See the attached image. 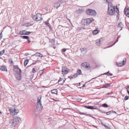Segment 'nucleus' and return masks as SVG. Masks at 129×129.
Returning a JSON list of instances; mask_svg holds the SVG:
<instances>
[{
  "label": "nucleus",
  "mask_w": 129,
  "mask_h": 129,
  "mask_svg": "<svg viewBox=\"0 0 129 129\" xmlns=\"http://www.w3.org/2000/svg\"><path fill=\"white\" fill-rule=\"evenodd\" d=\"M79 11H80V10L81 11H80V12H79L80 13H82V10H80V9H79Z\"/></svg>",
  "instance_id": "4d7b16f0"
},
{
  "label": "nucleus",
  "mask_w": 129,
  "mask_h": 129,
  "mask_svg": "<svg viewBox=\"0 0 129 129\" xmlns=\"http://www.w3.org/2000/svg\"><path fill=\"white\" fill-rule=\"evenodd\" d=\"M50 42L51 43L52 45H54L55 44V40L54 39H53L51 40H50Z\"/></svg>",
  "instance_id": "cd10ccee"
},
{
  "label": "nucleus",
  "mask_w": 129,
  "mask_h": 129,
  "mask_svg": "<svg viewBox=\"0 0 129 129\" xmlns=\"http://www.w3.org/2000/svg\"><path fill=\"white\" fill-rule=\"evenodd\" d=\"M77 100H78L79 101H81V100H82V99H80V98H77Z\"/></svg>",
  "instance_id": "5fc2aeb1"
},
{
  "label": "nucleus",
  "mask_w": 129,
  "mask_h": 129,
  "mask_svg": "<svg viewBox=\"0 0 129 129\" xmlns=\"http://www.w3.org/2000/svg\"><path fill=\"white\" fill-rule=\"evenodd\" d=\"M101 124L104 126L106 128H108V126L106 125L102 121H101Z\"/></svg>",
  "instance_id": "72a5a7b5"
},
{
  "label": "nucleus",
  "mask_w": 129,
  "mask_h": 129,
  "mask_svg": "<svg viewBox=\"0 0 129 129\" xmlns=\"http://www.w3.org/2000/svg\"><path fill=\"white\" fill-rule=\"evenodd\" d=\"M9 110H10V111L12 112V113H13L14 112V110H12L11 109H9Z\"/></svg>",
  "instance_id": "603ef678"
},
{
  "label": "nucleus",
  "mask_w": 129,
  "mask_h": 129,
  "mask_svg": "<svg viewBox=\"0 0 129 129\" xmlns=\"http://www.w3.org/2000/svg\"><path fill=\"white\" fill-rule=\"evenodd\" d=\"M65 79L64 80L63 79L62 80V82H61L60 83H59L60 85H62V84H63V83L64 82L65 80H66L65 79Z\"/></svg>",
  "instance_id": "4c0bfd02"
},
{
  "label": "nucleus",
  "mask_w": 129,
  "mask_h": 129,
  "mask_svg": "<svg viewBox=\"0 0 129 129\" xmlns=\"http://www.w3.org/2000/svg\"><path fill=\"white\" fill-rule=\"evenodd\" d=\"M15 67V69L14 70V71L16 72L15 74H21V70L18 67V66H16L14 67Z\"/></svg>",
  "instance_id": "6e6552de"
},
{
  "label": "nucleus",
  "mask_w": 129,
  "mask_h": 129,
  "mask_svg": "<svg viewBox=\"0 0 129 129\" xmlns=\"http://www.w3.org/2000/svg\"><path fill=\"white\" fill-rule=\"evenodd\" d=\"M123 23L122 22H120L118 24V27H119L122 28L123 27Z\"/></svg>",
  "instance_id": "a878e982"
},
{
  "label": "nucleus",
  "mask_w": 129,
  "mask_h": 129,
  "mask_svg": "<svg viewBox=\"0 0 129 129\" xmlns=\"http://www.w3.org/2000/svg\"><path fill=\"white\" fill-rule=\"evenodd\" d=\"M2 32H1L0 34V39H1L2 38Z\"/></svg>",
  "instance_id": "a18cd8bd"
},
{
  "label": "nucleus",
  "mask_w": 129,
  "mask_h": 129,
  "mask_svg": "<svg viewBox=\"0 0 129 129\" xmlns=\"http://www.w3.org/2000/svg\"><path fill=\"white\" fill-rule=\"evenodd\" d=\"M21 37L24 39H26L28 40V39H29V37L27 36H20Z\"/></svg>",
  "instance_id": "6ab92c4d"
},
{
  "label": "nucleus",
  "mask_w": 129,
  "mask_h": 129,
  "mask_svg": "<svg viewBox=\"0 0 129 129\" xmlns=\"http://www.w3.org/2000/svg\"><path fill=\"white\" fill-rule=\"evenodd\" d=\"M128 96H127L126 95L125 96L124 100H127L128 99Z\"/></svg>",
  "instance_id": "37998d69"
},
{
  "label": "nucleus",
  "mask_w": 129,
  "mask_h": 129,
  "mask_svg": "<svg viewBox=\"0 0 129 129\" xmlns=\"http://www.w3.org/2000/svg\"><path fill=\"white\" fill-rule=\"evenodd\" d=\"M105 74H106L108 76H112L113 75V74H111V73H109V71H108V72H107V73H104L103 74V75H104Z\"/></svg>",
  "instance_id": "c85d7f7f"
},
{
  "label": "nucleus",
  "mask_w": 129,
  "mask_h": 129,
  "mask_svg": "<svg viewBox=\"0 0 129 129\" xmlns=\"http://www.w3.org/2000/svg\"><path fill=\"white\" fill-rule=\"evenodd\" d=\"M5 52V50L4 49L2 51L0 52V56L3 54Z\"/></svg>",
  "instance_id": "f704fd0d"
},
{
  "label": "nucleus",
  "mask_w": 129,
  "mask_h": 129,
  "mask_svg": "<svg viewBox=\"0 0 129 129\" xmlns=\"http://www.w3.org/2000/svg\"><path fill=\"white\" fill-rule=\"evenodd\" d=\"M45 24L46 25H47V26L50 28V29L51 28V27L50 25V24L47 21H46L45 22Z\"/></svg>",
  "instance_id": "bb28decb"
},
{
  "label": "nucleus",
  "mask_w": 129,
  "mask_h": 129,
  "mask_svg": "<svg viewBox=\"0 0 129 129\" xmlns=\"http://www.w3.org/2000/svg\"><path fill=\"white\" fill-rule=\"evenodd\" d=\"M103 1L105 3H106L108 2V1L107 0H103Z\"/></svg>",
  "instance_id": "8fccbe9b"
},
{
  "label": "nucleus",
  "mask_w": 129,
  "mask_h": 129,
  "mask_svg": "<svg viewBox=\"0 0 129 129\" xmlns=\"http://www.w3.org/2000/svg\"><path fill=\"white\" fill-rule=\"evenodd\" d=\"M39 53L37 52L35 55L37 56H39Z\"/></svg>",
  "instance_id": "79ce46f5"
},
{
  "label": "nucleus",
  "mask_w": 129,
  "mask_h": 129,
  "mask_svg": "<svg viewBox=\"0 0 129 129\" xmlns=\"http://www.w3.org/2000/svg\"><path fill=\"white\" fill-rule=\"evenodd\" d=\"M86 12L88 15H95L96 14V12L95 10L91 9H88Z\"/></svg>",
  "instance_id": "20e7f679"
},
{
  "label": "nucleus",
  "mask_w": 129,
  "mask_h": 129,
  "mask_svg": "<svg viewBox=\"0 0 129 129\" xmlns=\"http://www.w3.org/2000/svg\"><path fill=\"white\" fill-rule=\"evenodd\" d=\"M114 8L113 7L109 5L108 6V13L109 14L112 15L114 13V11L113 10Z\"/></svg>",
  "instance_id": "423d86ee"
},
{
  "label": "nucleus",
  "mask_w": 129,
  "mask_h": 129,
  "mask_svg": "<svg viewBox=\"0 0 129 129\" xmlns=\"http://www.w3.org/2000/svg\"><path fill=\"white\" fill-rule=\"evenodd\" d=\"M63 79L62 78H60L59 80L58 81V83L60 85L59 83L61 82H62Z\"/></svg>",
  "instance_id": "c9c22d12"
},
{
  "label": "nucleus",
  "mask_w": 129,
  "mask_h": 129,
  "mask_svg": "<svg viewBox=\"0 0 129 129\" xmlns=\"http://www.w3.org/2000/svg\"><path fill=\"white\" fill-rule=\"evenodd\" d=\"M127 91L129 94V91L128 90H127Z\"/></svg>",
  "instance_id": "052dcab7"
},
{
  "label": "nucleus",
  "mask_w": 129,
  "mask_h": 129,
  "mask_svg": "<svg viewBox=\"0 0 129 129\" xmlns=\"http://www.w3.org/2000/svg\"><path fill=\"white\" fill-rule=\"evenodd\" d=\"M81 67L82 69H83L84 68L88 70H89L90 68V65L86 62H84L82 63L81 64Z\"/></svg>",
  "instance_id": "39448f33"
},
{
  "label": "nucleus",
  "mask_w": 129,
  "mask_h": 129,
  "mask_svg": "<svg viewBox=\"0 0 129 129\" xmlns=\"http://www.w3.org/2000/svg\"><path fill=\"white\" fill-rule=\"evenodd\" d=\"M127 87H128V88H127V89H128L129 88V86H127Z\"/></svg>",
  "instance_id": "0e129e2a"
},
{
  "label": "nucleus",
  "mask_w": 129,
  "mask_h": 129,
  "mask_svg": "<svg viewBox=\"0 0 129 129\" xmlns=\"http://www.w3.org/2000/svg\"><path fill=\"white\" fill-rule=\"evenodd\" d=\"M45 10L46 11H47L48 10V8L47 7H46L45 8Z\"/></svg>",
  "instance_id": "864d4df0"
},
{
  "label": "nucleus",
  "mask_w": 129,
  "mask_h": 129,
  "mask_svg": "<svg viewBox=\"0 0 129 129\" xmlns=\"http://www.w3.org/2000/svg\"><path fill=\"white\" fill-rule=\"evenodd\" d=\"M111 84L110 83L106 84L103 85V87L104 88H107V87L109 86Z\"/></svg>",
  "instance_id": "b1692460"
},
{
  "label": "nucleus",
  "mask_w": 129,
  "mask_h": 129,
  "mask_svg": "<svg viewBox=\"0 0 129 129\" xmlns=\"http://www.w3.org/2000/svg\"><path fill=\"white\" fill-rule=\"evenodd\" d=\"M113 7L114 8L113 10L114 11V12H116V13H118L119 12V11L117 7H115L114 6V7Z\"/></svg>",
  "instance_id": "f3484780"
},
{
  "label": "nucleus",
  "mask_w": 129,
  "mask_h": 129,
  "mask_svg": "<svg viewBox=\"0 0 129 129\" xmlns=\"http://www.w3.org/2000/svg\"><path fill=\"white\" fill-rule=\"evenodd\" d=\"M14 112L15 113H18V112H17V110L15 109H14Z\"/></svg>",
  "instance_id": "de8ad7c7"
},
{
  "label": "nucleus",
  "mask_w": 129,
  "mask_h": 129,
  "mask_svg": "<svg viewBox=\"0 0 129 129\" xmlns=\"http://www.w3.org/2000/svg\"><path fill=\"white\" fill-rule=\"evenodd\" d=\"M60 6V4L58 3H57L55 4L54 5V7H56V9H57V8Z\"/></svg>",
  "instance_id": "dca6fc26"
},
{
  "label": "nucleus",
  "mask_w": 129,
  "mask_h": 129,
  "mask_svg": "<svg viewBox=\"0 0 129 129\" xmlns=\"http://www.w3.org/2000/svg\"><path fill=\"white\" fill-rule=\"evenodd\" d=\"M85 108H86L87 109H90V106H85Z\"/></svg>",
  "instance_id": "49530a36"
},
{
  "label": "nucleus",
  "mask_w": 129,
  "mask_h": 129,
  "mask_svg": "<svg viewBox=\"0 0 129 129\" xmlns=\"http://www.w3.org/2000/svg\"><path fill=\"white\" fill-rule=\"evenodd\" d=\"M28 62V60L27 59L25 60L24 62V64L25 66H26Z\"/></svg>",
  "instance_id": "5701e85b"
},
{
  "label": "nucleus",
  "mask_w": 129,
  "mask_h": 129,
  "mask_svg": "<svg viewBox=\"0 0 129 129\" xmlns=\"http://www.w3.org/2000/svg\"><path fill=\"white\" fill-rule=\"evenodd\" d=\"M93 20V19L92 18L83 19L82 20L81 23L82 24L87 25L90 23Z\"/></svg>",
  "instance_id": "f03ea898"
},
{
  "label": "nucleus",
  "mask_w": 129,
  "mask_h": 129,
  "mask_svg": "<svg viewBox=\"0 0 129 129\" xmlns=\"http://www.w3.org/2000/svg\"><path fill=\"white\" fill-rule=\"evenodd\" d=\"M51 92L52 94H57V90L56 89H54L51 90Z\"/></svg>",
  "instance_id": "2eb2a0df"
},
{
  "label": "nucleus",
  "mask_w": 129,
  "mask_h": 129,
  "mask_svg": "<svg viewBox=\"0 0 129 129\" xmlns=\"http://www.w3.org/2000/svg\"><path fill=\"white\" fill-rule=\"evenodd\" d=\"M124 14L128 17H129V8L125 9L124 10Z\"/></svg>",
  "instance_id": "1a4fd4ad"
},
{
  "label": "nucleus",
  "mask_w": 129,
  "mask_h": 129,
  "mask_svg": "<svg viewBox=\"0 0 129 129\" xmlns=\"http://www.w3.org/2000/svg\"><path fill=\"white\" fill-rule=\"evenodd\" d=\"M101 39L99 40H97L96 41L95 43L96 45L98 46H100L101 45Z\"/></svg>",
  "instance_id": "4468645a"
},
{
  "label": "nucleus",
  "mask_w": 129,
  "mask_h": 129,
  "mask_svg": "<svg viewBox=\"0 0 129 129\" xmlns=\"http://www.w3.org/2000/svg\"><path fill=\"white\" fill-rule=\"evenodd\" d=\"M85 84H84L82 86V87H85Z\"/></svg>",
  "instance_id": "e2e57ef3"
},
{
  "label": "nucleus",
  "mask_w": 129,
  "mask_h": 129,
  "mask_svg": "<svg viewBox=\"0 0 129 129\" xmlns=\"http://www.w3.org/2000/svg\"><path fill=\"white\" fill-rule=\"evenodd\" d=\"M102 106L104 108H106L108 107V105L106 104H104L102 105Z\"/></svg>",
  "instance_id": "473e14b6"
},
{
  "label": "nucleus",
  "mask_w": 129,
  "mask_h": 129,
  "mask_svg": "<svg viewBox=\"0 0 129 129\" xmlns=\"http://www.w3.org/2000/svg\"><path fill=\"white\" fill-rule=\"evenodd\" d=\"M32 18L34 20L37 21V15H33L32 16Z\"/></svg>",
  "instance_id": "7c9ffc66"
},
{
  "label": "nucleus",
  "mask_w": 129,
  "mask_h": 129,
  "mask_svg": "<svg viewBox=\"0 0 129 129\" xmlns=\"http://www.w3.org/2000/svg\"><path fill=\"white\" fill-rule=\"evenodd\" d=\"M98 33V30L97 29H95L92 32V34L93 35H96Z\"/></svg>",
  "instance_id": "aec40b11"
},
{
  "label": "nucleus",
  "mask_w": 129,
  "mask_h": 129,
  "mask_svg": "<svg viewBox=\"0 0 129 129\" xmlns=\"http://www.w3.org/2000/svg\"><path fill=\"white\" fill-rule=\"evenodd\" d=\"M69 71V70L66 68V69L65 70V72H64L63 75H66L67 73H68Z\"/></svg>",
  "instance_id": "c756f323"
},
{
  "label": "nucleus",
  "mask_w": 129,
  "mask_h": 129,
  "mask_svg": "<svg viewBox=\"0 0 129 129\" xmlns=\"http://www.w3.org/2000/svg\"><path fill=\"white\" fill-rule=\"evenodd\" d=\"M0 113L1 114L2 113L1 111H0Z\"/></svg>",
  "instance_id": "774afa93"
},
{
  "label": "nucleus",
  "mask_w": 129,
  "mask_h": 129,
  "mask_svg": "<svg viewBox=\"0 0 129 129\" xmlns=\"http://www.w3.org/2000/svg\"><path fill=\"white\" fill-rule=\"evenodd\" d=\"M32 72L33 73H34L36 72V71L35 68H33L32 70Z\"/></svg>",
  "instance_id": "a19ab883"
},
{
  "label": "nucleus",
  "mask_w": 129,
  "mask_h": 129,
  "mask_svg": "<svg viewBox=\"0 0 129 129\" xmlns=\"http://www.w3.org/2000/svg\"><path fill=\"white\" fill-rule=\"evenodd\" d=\"M78 76V74L77 73H75V74L73 75L71 77V78L72 79L75 78L77 77Z\"/></svg>",
  "instance_id": "4be33fe9"
},
{
  "label": "nucleus",
  "mask_w": 129,
  "mask_h": 129,
  "mask_svg": "<svg viewBox=\"0 0 129 129\" xmlns=\"http://www.w3.org/2000/svg\"><path fill=\"white\" fill-rule=\"evenodd\" d=\"M0 69L3 71H7V70L6 67L5 66H0Z\"/></svg>",
  "instance_id": "f8f14e48"
},
{
  "label": "nucleus",
  "mask_w": 129,
  "mask_h": 129,
  "mask_svg": "<svg viewBox=\"0 0 129 129\" xmlns=\"http://www.w3.org/2000/svg\"><path fill=\"white\" fill-rule=\"evenodd\" d=\"M43 56V55L42 54H41L39 53V57H42Z\"/></svg>",
  "instance_id": "09e8293b"
},
{
  "label": "nucleus",
  "mask_w": 129,
  "mask_h": 129,
  "mask_svg": "<svg viewBox=\"0 0 129 129\" xmlns=\"http://www.w3.org/2000/svg\"><path fill=\"white\" fill-rule=\"evenodd\" d=\"M15 77L17 80H20L21 79V74H15Z\"/></svg>",
  "instance_id": "ddd939ff"
},
{
  "label": "nucleus",
  "mask_w": 129,
  "mask_h": 129,
  "mask_svg": "<svg viewBox=\"0 0 129 129\" xmlns=\"http://www.w3.org/2000/svg\"><path fill=\"white\" fill-rule=\"evenodd\" d=\"M44 69L42 70H40L39 71V73L40 74V75H41L43 73L44 70Z\"/></svg>",
  "instance_id": "e433bc0d"
},
{
  "label": "nucleus",
  "mask_w": 129,
  "mask_h": 129,
  "mask_svg": "<svg viewBox=\"0 0 129 129\" xmlns=\"http://www.w3.org/2000/svg\"><path fill=\"white\" fill-rule=\"evenodd\" d=\"M31 32L26 31V30H22L20 31L19 34L20 35H28Z\"/></svg>",
  "instance_id": "0eeeda50"
},
{
  "label": "nucleus",
  "mask_w": 129,
  "mask_h": 129,
  "mask_svg": "<svg viewBox=\"0 0 129 129\" xmlns=\"http://www.w3.org/2000/svg\"><path fill=\"white\" fill-rule=\"evenodd\" d=\"M127 91L129 94V91L128 90H127Z\"/></svg>",
  "instance_id": "680f3d73"
},
{
  "label": "nucleus",
  "mask_w": 129,
  "mask_h": 129,
  "mask_svg": "<svg viewBox=\"0 0 129 129\" xmlns=\"http://www.w3.org/2000/svg\"><path fill=\"white\" fill-rule=\"evenodd\" d=\"M119 38V37H118V38H117V41H116V42H115L112 46H110L109 47H111L112 46H113V45H114L118 41V39Z\"/></svg>",
  "instance_id": "c03bdc74"
},
{
  "label": "nucleus",
  "mask_w": 129,
  "mask_h": 129,
  "mask_svg": "<svg viewBox=\"0 0 129 129\" xmlns=\"http://www.w3.org/2000/svg\"><path fill=\"white\" fill-rule=\"evenodd\" d=\"M66 50V49H62V51L63 52H65Z\"/></svg>",
  "instance_id": "3c124183"
},
{
  "label": "nucleus",
  "mask_w": 129,
  "mask_h": 129,
  "mask_svg": "<svg viewBox=\"0 0 129 129\" xmlns=\"http://www.w3.org/2000/svg\"><path fill=\"white\" fill-rule=\"evenodd\" d=\"M90 109H96L97 108L96 107V106H90Z\"/></svg>",
  "instance_id": "2f4dec72"
},
{
  "label": "nucleus",
  "mask_w": 129,
  "mask_h": 129,
  "mask_svg": "<svg viewBox=\"0 0 129 129\" xmlns=\"http://www.w3.org/2000/svg\"><path fill=\"white\" fill-rule=\"evenodd\" d=\"M27 40L28 41V43H29L30 42V40H29V39H28V40Z\"/></svg>",
  "instance_id": "13d9d810"
},
{
  "label": "nucleus",
  "mask_w": 129,
  "mask_h": 129,
  "mask_svg": "<svg viewBox=\"0 0 129 129\" xmlns=\"http://www.w3.org/2000/svg\"><path fill=\"white\" fill-rule=\"evenodd\" d=\"M119 17V14L118 13L117 14V15H116V17H118V19Z\"/></svg>",
  "instance_id": "6e6d98bb"
},
{
  "label": "nucleus",
  "mask_w": 129,
  "mask_h": 129,
  "mask_svg": "<svg viewBox=\"0 0 129 129\" xmlns=\"http://www.w3.org/2000/svg\"><path fill=\"white\" fill-rule=\"evenodd\" d=\"M127 91L129 94V91L128 90H127Z\"/></svg>",
  "instance_id": "bf43d9fd"
},
{
  "label": "nucleus",
  "mask_w": 129,
  "mask_h": 129,
  "mask_svg": "<svg viewBox=\"0 0 129 129\" xmlns=\"http://www.w3.org/2000/svg\"><path fill=\"white\" fill-rule=\"evenodd\" d=\"M41 96L39 98V97L38 99V102L37 105V109L40 111L42 110L43 107L42 106L41 102Z\"/></svg>",
  "instance_id": "7ed1b4c3"
},
{
  "label": "nucleus",
  "mask_w": 129,
  "mask_h": 129,
  "mask_svg": "<svg viewBox=\"0 0 129 129\" xmlns=\"http://www.w3.org/2000/svg\"><path fill=\"white\" fill-rule=\"evenodd\" d=\"M66 68H67L64 67H62V72L63 74V73H64V72H65V70L66 69Z\"/></svg>",
  "instance_id": "393cba45"
},
{
  "label": "nucleus",
  "mask_w": 129,
  "mask_h": 129,
  "mask_svg": "<svg viewBox=\"0 0 129 129\" xmlns=\"http://www.w3.org/2000/svg\"><path fill=\"white\" fill-rule=\"evenodd\" d=\"M37 21H39L41 20V19H42V15L40 13H38L37 14Z\"/></svg>",
  "instance_id": "9d476101"
},
{
  "label": "nucleus",
  "mask_w": 129,
  "mask_h": 129,
  "mask_svg": "<svg viewBox=\"0 0 129 129\" xmlns=\"http://www.w3.org/2000/svg\"><path fill=\"white\" fill-rule=\"evenodd\" d=\"M125 59V61L124 60L122 62L118 63L117 64V65L119 67L123 66V65L126 62V59Z\"/></svg>",
  "instance_id": "9b49d317"
},
{
  "label": "nucleus",
  "mask_w": 129,
  "mask_h": 129,
  "mask_svg": "<svg viewBox=\"0 0 129 129\" xmlns=\"http://www.w3.org/2000/svg\"><path fill=\"white\" fill-rule=\"evenodd\" d=\"M81 52L83 53H85L87 51V50L86 48H82L81 49Z\"/></svg>",
  "instance_id": "412c9836"
},
{
  "label": "nucleus",
  "mask_w": 129,
  "mask_h": 129,
  "mask_svg": "<svg viewBox=\"0 0 129 129\" xmlns=\"http://www.w3.org/2000/svg\"><path fill=\"white\" fill-rule=\"evenodd\" d=\"M17 36H16V35H15V36H14V37H17Z\"/></svg>",
  "instance_id": "69168bd1"
},
{
  "label": "nucleus",
  "mask_w": 129,
  "mask_h": 129,
  "mask_svg": "<svg viewBox=\"0 0 129 129\" xmlns=\"http://www.w3.org/2000/svg\"><path fill=\"white\" fill-rule=\"evenodd\" d=\"M77 72L79 74H81V70L80 69H78L77 70Z\"/></svg>",
  "instance_id": "58836bf2"
},
{
  "label": "nucleus",
  "mask_w": 129,
  "mask_h": 129,
  "mask_svg": "<svg viewBox=\"0 0 129 129\" xmlns=\"http://www.w3.org/2000/svg\"><path fill=\"white\" fill-rule=\"evenodd\" d=\"M59 2L60 3V2H61V1H59Z\"/></svg>",
  "instance_id": "338daca9"
},
{
  "label": "nucleus",
  "mask_w": 129,
  "mask_h": 129,
  "mask_svg": "<svg viewBox=\"0 0 129 129\" xmlns=\"http://www.w3.org/2000/svg\"><path fill=\"white\" fill-rule=\"evenodd\" d=\"M114 113L115 114H116V112L115 111H110L108 112H107L106 113V114L107 115H109L110 114H111L112 113Z\"/></svg>",
  "instance_id": "a211bd4d"
},
{
  "label": "nucleus",
  "mask_w": 129,
  "mask_h": 129,
  "mask_svg": "<svg viewBox=\"0 0 129 129\" xmlns=\"http://www.w3.org/2000/svg\"><path fill=\"white\" fill-rule=\"evenodd\" d=\"M79 112V114H81V115H87V114H85V113L81 112Z\"/></svg>",
  "instance_id": "ea45409f"
},
{
  "label": "nucleus",
  "mask_w": 129,
  "mask_h": 129,
  "mask_svg": "<svg viewBox=\"0 0 129 129\" xmlns=\"http://www.w3.org/2000/svg\"><path fill=\"white\" fill-rule=\"evenodd\" d=\"M19 119H20V118L16 116L13 117V118L10 121V127L12 128L15 126L19 122Z\"/></svg>",
  "instance_id": "f257e3e1"
}]
</instances>
